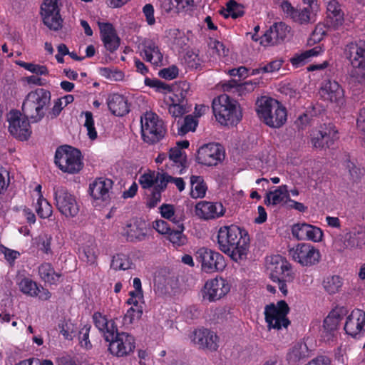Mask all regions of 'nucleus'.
<instances>
[{
    "mask_svg": "<svg viewBox=\"0 0 365 365\" xmlns=\"http://www.w3.org/2000/svg\"><path fill=\"white\" fill-rule=\"evenodd\" d=\"M249 242L247 232L237 225L223 226L218 231L219 249L236 262L247 259Z\"/></svg>",
    "mask_w": 365,
    "mask_h": 365,
    "instance_id": "1",
    "label": "nucleus"
},
{
    "mask_svg": "<svg viewBox=\"0 0 365 365\" xmlns=\"http://www.w3.org/2000/svg\"><path fill=\"white\" fill-rule=\"evenodd\" d=\"M256 112L259 119L272 128H281L287 121V110L277 100L262 96L257 101Z\"/></svg>",
    "mask_w": 365,
    "mask_h": 365,
    "instance_id": "2",
    "label": "nucleus"
},
{
    "mask_svg": "<svg viewBox=\"0 0 365 365\" xmlns=\"http://www.w3.org/2000/svg\"><path fill=\"white\" fill-rule=\"evenodd\" d=\"M212 108L216 119L222 125H236L242 120L240 103L226 94L214 98Z\"/></svg>",
    "mask_w": 365,
    "mask_h": 365,
    "instance_id": "3",
    "label": "nucleus"
},
{
    "mask_svg": "<svg viewBox=\"0 0 365 365\" xmlns=\"http://www.w3.org/2000/svg\"><path fill=\"white\" fill-rule=\"evenodd\" d=\"M50 91L38 88L28 93L22 105V113L25 118L32 120V122H39L45 115L43 108L51 101Z\"/></svg>",
    "mask_w": 365,
    "mask_h": 365,
    "instance_id": "4",
    "label": "nucleus"
},
{
    "mask_svg": "<svg viewBox=\"0 0 365 365\" xmlns=\"http://www.w3.org/2000/svg\"><path fill=\"white\" fill-rule=\"evenodd\" d=\"M105 340L109 342L108 351L117 357H124L133 352L135 348L134 337L125 332L118 331L114 322L111 323V329L105 334Z\"/></svg>",
    "mask_w": 365,
    "mask_h": 365,
    "instance_id": "5",
    "label": "nucleus"
},
{
    "mask_svg": "<svg viewBox=\"0 0 365 365\" xmlns=\"http://www.w3.org/2000/svg\"><path fill=\"white\" fill-rule=\"evenodd\" d=\"M54 161L61 171L70 174L78 173L83 166L81 151L68 145L56 149Z\"/></svg>",
    "mask_w": 365,
    "mask_h": 365,
    "instance_id": "6",
    "label": "nucleus"
},
{
    "mask_svg": "<svg viewBox=\"0 0 365 365\" xmlns=\"http://www.w3.org/2000/svg\"><path fill=\"white\" fill-rule=\"evenodd\" d=\"M141 132L145 142L155 144L164 137L165 128L163 120L155 113L147 112L141 117Z\"/></svg>",
    "mask_w": 365,
    "mask_h": 365,
    "instance_id": "7",
    "label": "nucleus"
},
{
    "mask_svg": "<svg viewBox=\"0 0 365 365\" xmlns=\"http://www.w3.org/2000/svg\"><path fill=\"white\" fill-rule=\"evenodd\" d=\"M289 307L284 300H280L277 306L273 303L265 307L264 315L269 329L273 328L280 329L282 327H287L290 324L287 315Z\"/></svg>",
    "mask_w": 365,
    "mask_h": 365,
    "instance_id": "8",
    "label": "nucleus"
},
{
    "mask_svg": "<svg viewBox=\"0 0 365 365\" xmlns=\"http://www.w3.org/2000/svg\"><path fill=\"white\" fill-rule=\"evenodd\" d=\"M196 257L201 263L202 269L207 273L222 271L227 265L221 254L205 247L200 248L196 252Z\"/></svg>",
    "mask_w": 365,
    "mask_h": 365,
    "instance_id": "9",
    "label": "nucleus"
},
{
    "mask_svg": "<svg viewBox=\"0 0 365 365\" xmlns=\"http://www.w3.org/2000/svg\"><path fill=\"white\" fill-rule=\"evenodd\" d=\"M292 259L302 266L310 267L319 263L320 252L310 244H298L295 248L289 250Z\"/></svg>",
    "mask_w": 365,
    "mask_h": 365,
    "instance_id": "10",
    "label": "nucleus"
},
{
    "mask_svg": "<svg viewBox=\"0 0 365 365\" xmlns=\"http://www.w3.org/2000/svg\"><path fill=\"white\" fill-rule=\"evenodd\" d=\"M54 196L56 206L62 215L68 217H74L78 214L79 207L76 197L66 187H56L54 190Z\"/></svg>",
    "mask_w": 365,
    "mask_h": 365,
    "instance_id": "11",
    "label": "nucleus"
},
{
    "mask_svg": "<svg viewBox=\"0 0 365 365\" xmlns=\"http://www.w3.org/2000/svg\"><path fill=\"white\" fill-rule=\"evenodd\" d=\"M43 24L51 30L58 31L62 28L63 19L60 15L58 0H44L40 12Z\"/></svg>",
    "mask_w": 365,
    "mask_h": 365,
    "instance_id": "12",
    "label": "nucleus"
},
{
    "mask_svg": "<svg viewBox=\"0 0 365 365\" xmlns=\"http://www.w3.org/2000/svg\"><path fill=\"white\" fill-rule=\"evenodd\" d=\"M225 158L222 147L217 143H208L201 146L196 155V161L206 166L217 165Z\"/></svg>",
    "mask_w": 365,
    "mask_h": 365,
    "instance_id": "13",
    "label": "nucleus"
},
{
    "mask_svg": "<svg viewBox=\"0 0 365 365\" xmlns=\"http://www.w3.org/2000/svg\"><path fill=\"white\" fill-rule=\"evenodd\" d=\"M19 110H11L8 114L10 133L19 140H26L31 134L30 123L27 118H21Z\"/></svg>",
    "mask_w": 365,
    "mask_h": 365,
    "instance_id": "14",
    "label": "nucleus"
},
{
    "mask_svg": "<svg viewBox=\"0 0 365 365\" xmlns=\"http://www.w3.org/2000/svg\"><path fill=\"white\" fill-rule=\"evenodd\" d=\"M348 310L344 307H336L333 309L324 319L323 326L320 329L321 336L324 341L332 340L336 336V330L341 320L346 316Z\"/></svg>",
    "mask_w": 365,
    "mask_h": 365,
    "instance_id": "15",
    "label": "nucleus"
},
{
    "mask_svg": "<svg viewBox=\"0 0 365 365\" xmlns=\"http://www.w3.org/2000/svg\"><path fill=\"white\" fill-rule=\"evenodd\" d=\"M337 135L338 130L333 123H324L313 133L312 143L315 148H329L338 139Z\"/></svg>",
    "mask_w": 365,
    "mask_h": 365,
    "instance_id": "16",
    "label": "nucleus"
},
{
    "mask_svg": "<svg viewBox=\"0 0 365 365\" xmlns=\"http://www.w3.org/2000/svg\"><path fill=\"white\" fill-rule=\"evenodd\" d=\"M230 289V286L227 280L223 278H215L205 283L202 297L204 299L214 302L225 296Z\"/></svg>",
    "mask_w": 365,
    "mask_h": 365,
    "instance_id": "17",
    "label": "nucleus"
},
{
    "mask_svg": "<svg viewBox=\"0 0 365 365\" xmlns=\"http://www.w3.org/2000/svg\"><path fill=\"white\" fill-rule=\"evenodd\" d=\"M289 31V27L284 23H275L261 37L260 43L264 46L280 43L284 41Z\"/></svg>",
    "mask_w": 365,
    "mask_h": 365,
    "instance_id": "18",
    "label": "nucleus"
},
{
    "mask_svg": "<svg viewBox=\"0 0 365 365\" xmlns=\"http://www.w3.org/2000/svg\"><path fill=\"white\" fill-rule=\"evenodd\" d=\"M344 329L346 334L356 337L361 331L365 330V312L355 309L346 316Z\"/></svg>",
    "mask_w": 365,
    "mask_h": 365,
    "instance_id": "19",
    "label": "nucleus"
},
{
    "mask_svg": "<svg viewBox=\"0 0 365 365\" xmlns=\"http://www.w3.org/2000/svg\"><path fill=\"white\" fill-rule=\"evenodd\" d=\"M320 93L325 100L335 103L339 107L344 103V90L335 81H325L321 88Z\"/></svg>",
    "mask_w": 365,
    "mask_h": 365,
    "instance_id": "20",
    "label": "nucleus"
},
{
    "mask_svg": "<svg viewBox=\"0 0 365 365\" xmlns=\"http://www.w3.org/2000/svg\"><path fill=\"white\" fill-rule=\"evenodd\" d=\"M101 40L106 50L113 53L118 49L120 43V38L118 37L116 31L110 23H98Z\"/></svg>",
    "mask_w": 365,
    "mask_h": 365,
    "instance_id": "21",
    "label": "nucleus"
},
{
    "mask_svg": "<svg viewBox=\"0 0 365 365\" xmlns=\"http://www.w3.org/2000/svg\"><path fill=\"white\" fill-rule=\"evenodd\" d=\"M217 336L207 329H199L193 331L192 341L199 348L209 351H216L217 344Z\"/></svg>",
    "mask_w": 365,
    "mask_h": 365,
    "instance_id": "22",
    "label": "nucleus"
},
{
    "mask_svg": "<svg viewBox=\"0 0 365 365\" xmlns=\"http://www.w3.org/2000/svg\"><path fill=\"white\" fill-rule=\"evenodd\" d=\"M346 57L353 67L365 68V41L361 40L357 43H351L345 48Z\"/></svg>",
    "mask_w": 365,
    "mask_h": 365,
    "instance_id": "23",
    "label": "nucleus"
},
{
    "mask_svg": "<svg viewBox=\"0 0 365 365\" xmlns=\"http://www.w3.org/2000/svg\"><path fill=\"white\" fill-rule=\"evenodd\" d=\"M290 264L282 256L275 255L271 257L270 262L268 266L269 270V277L273 281L279 280V279L284 277H289Z\"/></svg>",
    "mask_w": 365,
    "mask_h": 365,
    "instance_id": "24",
    "label": "nucleus"
},
{
    "mask_svg": "<svg viewBox=\"0 0 365 365\" xmlns=\"http://www.w3.org/2000/svg\"><path fill=\"white\" fill-rule=\"evenodd\" d=\"M196 215L205 219H214L222 216L225 209L220 202L201 201L195 205Z\"/></svg>",
    "mask_w": 365,
    "mask_h": 365,
    "instance_id": "25",
    "label": "nucleus"
},
{
    "mask_svg": "<svg viewBox=\"0 0 365 365\" xmlns=\"http://www.w3.org/2000/svg\"><path fill=\"white\" fill-rule=\"evenodd\" d=\"M107 103L109 110L115 116H124L130 112L128 99L123 95L113 94L109 96Z\"/></svg>",
    "mask_w": 365,
    "mask_h": 365,
    "instance_id": "26",
    "label": "nucleus"
},
{
    "mask_svg": "<svg viewBox=\"0 0 365 365\" xmlns=\"http://www.w3.org/2000/svg\"><path fill=\"white\" fill-rule=\"evenodd\" d=\"M344 22V13L336 0H331L327 4L326 25L333 29H338Z\"/></svg>",
    "mask_w": 365,
    "mask_h": 365,
    "instance_id": "27",
    "label": "nucleus"
},
{
    "mask_svg": "<svg viewBox=\"0 0 365 365\" xmlns=\"http://www.w3.org/2000/svg\"><path fill=\"white\" fill-rule=\"evenodd\" d=\"M113 181L109 179L98 178L90 185L89 192L95 200L103 201L109 198V190L112 187Z\"/></svg>",
    "mask_w": 365,
    "mask_h": 365,
    "instance_id": "28",
    "label": "nucleus"
},
{
    "mask_svg": "<svg viewBox=\"0 0 365 365\" xmlns=\"http://www.w3.org/2000/svg\"><path fill=\"white\" fill-rule=\"evenodd\" d=\"M126 239L130 242L142 241L147 237V227L143 222L136 221L127 225Z\"/></svg>",
    "mask_w": 365,
    "mask_h": 365,
    "instance_id": "29",
    "label": "nucleus"
},
{
    "mask_svg": "<svg viewBox=\"0 0 365 365\" xmlns=\"http://www.w3.org/2000/svg\"><path fill=\"white\" fill-rule=\"evenodd\" d=\"M222 87L224 91L236 93L239 96H242L247 92H251L255 88L254 83L252 81L240 83L235 79H231L223 83Z\"/></svg>",
    "mask_w": 365,
    "mask_h": 365,
    "instance_id": "30",
    "label": "nucleus"
},
{
    "mask_svg": "<svg viewBox=\"0 0 365 365\" xmlns=\"http://www.w3.org/2000/svg\"><path fill=\"white\" fill-rule=\"evenodd\" d=\"M143 45V51L145 53L147 61L151 62L156 66L162 62L163 54L154 42L152 41H145Z\"/></svg>",
    "mask_w": 365,
    "mask_h": 365,
    "instance_id": "31",
    "label": "nucleus"
},
{
    "mask_svg": "<svg viewBox=\"0 0 365 365\" xmlns=\"http://www.w3.org/2000/svg\"><path fill=\"white\" fill-rule=\"evenodd\" d=\"M173 223L175 224L177 227H175L173 226L172 227L171 230L167 235L168 239L174 245L182 246L187 242V238L182 233L184 230V226L182 224H178V221H176L175 219H173Z\"/></svg>",
    "mask_w": 365,
    "mask_h": 365,
    "instance_id": "32",
    "label": "nucleus"
},
{
    "mask_svg": "<svg viewBox=\"0 0 365 365\" xmlns=\"http://www.w3.org/2000/svg\"><path fill=\"white\" fill-rule=\"evenodd\" d=\"M192 190L190 195L192 198L203 197L207 190V185L202 176L192 175L190 177Z\"/></svg>",
    "mask_w": 365,
    "mask_h": 365,
    "instance_id": "33",
    "label": "nucleus"
},
{
    "mask_svg": "<svg viewBox=\"0 0 365 365\" xmlns=\"http://www.w3.org/2000/svg\"><path fill=\"white\" fill-rule=\"evenodd\" d=\"M38 273L43 280L51 284H56L61 277V274L55 272L51 264L49 263L42 264L38 267Z\"/></svg>",
    "mask_w": 365,
    "mask_h": 365,
    "instance_id": "34",
    "label": "nucleus"
},
{
    "mask_svg": "<svg viewBox=\"0 0 365 365\" xmlns=\"http://www.w3.org/2000/svg\"><path fill=\"white\" fill-rule=\"evenodd\" d=\"M308 356V348L305 343H297L288 354L289 363L295 364Z\"/></svg>",
    "mask_w": 365,
    "mask_h": 365,
    "instance_id": "35",
    "label": "nucleus"
},
{
    "mask_svg": "<svg viewBox=\"0 0 365 365\" xmlns=\"http://www.w3.org/2000/svg\"><path fill=\"white\" fill-rule=\"evenodd\" d=\"M323 287L329 294H335L339 292L342 286V281L339 276H328L323 280Z\"/></svg>",
    "mask_w": 365,
    "mask_h": 365,
    "instance_id": "36",
    "label": "nucleus"
},
{
    "mask_svg": "<svg viewBox=\"0 0 365 365\" xmlns=\"http://www.w3.org/2000/svg\"><path fill=\"white\" fill-rule=\"evenodd\" d=\"M226 6L227 14H225L223 10L220 11V14H222L225 18H228L230 16L233 19H237L242 16L245 14L244 6L241 4H238L235 0H230L227 3Z\"/></svg>",
    "mask_w": 365,
    "mask_h": 365,
    "instance_id": "37",
    "label": "nucleus"
},
{
    "mask_svg": "<svg viewBox=\"0 0 365 365\" xmlns=\"http://www.w3.org/2000/svg\"><path fill=\"white\" fill-rule=\"evenodd\" d=\"M200 0H165L163 6L167 12H169L173 7H175L179 11L187 6H194Z\"/></svg>",
    "mask_w": 365,
    "mask_h": 365,
    "instance_id": "38",
    "label": "nucleus"
},
{
    "mask_svg": "<svg viewBox=\"0 0 365 365\" xmlns=\"http://www.w3.org/2000/svg\"><path fill=\"white\" fill-rule=\"evenodd\" d=\"M190 89V85L186 81H182L180 83V86L176 90L175 93L173 94L172 96L170 97V101L173 103H177L179 105H185L184 103L187 92Z\"/></svg>",
    "mask_w": 365,
    "mask_h": 365,
    "instance_id": "39",
    "label": "nucleus"
},
{
    "mask_svg": "<svg viewBox=\"0 0 365 365\" xmlns=\"http://www.w3.org/2000/svg\"><path fill=\"white\" fill-rule=\"evenodd\" d=\"M36 205V212L39 217L46 219L48 218L52 215L53 210L51 205L41 195H40Z\"/></svg>",
    "mask_w": 365,
    "mask_h": 365,
    "instance_id": "40",
    "label": "nucleus"
},
{
    "mask_svg": "<svg viewBox=\"0 0 365 365\" xmlns=\"http://www.w3.org/2000/svg\"><path fill=\"white\" fill-rule=\"evenodd\" d=\"M132 264L126 255L118 254L113 257L110 267L115 270H126L130 269Z\"/></svg>",
    "mask_w": 365,
    "mask_h": 365,
    "instance_id": "41",
    "label": "nucleus"
},
{
    "mask_svg": "<svg viewBox=\"0 0 365 365\" xmlns=\"http://www.w3.org/2000/svg\"><path fill=\"white\" fill-rule=\"evenodd\" d=\"M269 195L272 196V205L281 203L285 198L287 200H289V198L287 185L279 186L275 190L269 191Z\"/></svg>",
    "mask_w": 365,
    "mask_h": 365,
    "instance_id": "42",
    "label": "nucleus"
},
{
    "mask_svg": "<svg viewBox=\"0 0 365 365\" xmlns=\"http://www.w3.org/2000/svg\"><path fill=\"white\" fill-rule=\"evenodd\" d=\"M19 288L22 292L32 297L37 296L40 292L36 283L29 278H24L21 281Z\"/></svg>",
    "mask_w": 365,
    "mask_h": 365,
    "instance_id": "43",
    "label": "nucleus"
},
{
    "mask_svg": "<svg viewBox=\"0 0 365 365\" xmlns=\"http://www.w3.org/2000/svg\"><path fill=\"white\" fill-rule=\"evenodd\" d=\"M342 244L343 245H340V248L338 250L340 252H342L344 249L352 250L355 248H361V245L359 244V237L355 233H346Z\"/></svg>",
    "mask_w": 365,
    "mask_h": 365,
    "instance_id": "44",
    "label": "nucleus"
},
{
    "mask_svg": "<svg viewBox=\"0 0 365 365\" xmlns=\"http://www.w3.org/2000/svg\"><path fill=\"white\" fill-rule=\"evenodd\" d=\"M197 125V120L191 115L185 116L183 123L178 128V135H184L189 131H194Z\"/></svg>",
    "mask_w": 365,
    "mask_h": 365,
    "instance_id": "45",
    "label": "nucleus"
},
{
    "mask_svg": "<svg viewBox=\"0 0 365 365\" xmlns=\"http://www.w3.org/2000/svg\"><path fill=\"white\" fill-rule=\"evenodd\" d=\"M16 64L37 75H46L48 73V68L45 66L26 63L21 61H16Z\"/></svg>",
    "mask_w": 365,
    "mask_h": 365,
    "instance_id": "46",
    "label": "nucleus"
},
{
    "mask_svg": "<svg viewBox=\"0 0 365 365\" xmlns=\"http://www.w3.org/2000/svg\"><path fill=\"white\" fill-rule=\"evenodd\" d=\"M93 318L96 327L100 331H103L104 334H108V331H110L111 325L109 326V322H108L107 319L103 317L101 313L96 312L93 314ZM112 322H111L110 324Z\"/></svg>",
    "mask_w": 365,
    "mask_h": 365,
    "instance_id": "47",
    "label": "nucleus"
},
{
    "mask_svg": "<svg viewBox=\"0 0 365 365\" xmlns=\"http://www.w3.org/2000/svg\"><path fill=\"white\" fill-rule=\"evenodd\" d=\"M292 19L299 24L309 23L311 20L309 9L304 8L302 10L297 9L294 13Z\"/></svg>",
    "mask_w": 365,
    "mask_h": 365,
    "instance_id": "48",
    "label": "nucleus"
},
{
    "mask_svg": "<svg viewBox=\"0 0 365 365\" xmlns=\"http://www.w3.org/2000/svg\"><path fill=\"white\" fill-rule=\"evenodd\" d=\"M309 230V225L303 223V224H296L292 227V235L297 240H302L307 239V232Z\"/></svg>",
    "mask_w": 365,
    "mask_h": 365,
    "instance_id": "49",
    "label": "nucleus"
},
{
    "mask_svg": "<svg viewBox=\"0 0 365 365\" xmlns=\"http://www.w3.org/2000/svg\"><path fill=\"white\" fill-rule=\"evenodd\" d=\"M171 180H173V177L169 175L168 173H158L155 176V183L159 182L160 184L155 186L154 187L159 190L163 191L166 188L167 184L171 182Z\"/></svg>",
    "mask_w": 365,
    "mask_h": 365,
    "instance_id": "50",
    "label": "nucleus"
},
{
    "mask_svg": "<svg viewBox=\"0 0 365 365\" xmlns=\"http://www.w3.org/2000/svg\"><path fill=\"white\" fill-rule=\"evenodd\" d=\"M159 76L166 80L175 78L178 75V68L175 66H171L159 71Z\"/></svg>",
    "mask_w": 365,
    "mask_h": 365,
    "instance_id": "51",
    "label": "nucleus"
},
{
    "mask_svg": "<svg viewBox=\"0 0 365 365\" xmlns=\"http://www.w3.org/2000/svg\"><path fill=\"white\" fill-rule=\"evenodd\" d=\"M182 155V152L179 149V148H172L169 151V158L175 163H180L182 167H185L186 163V156L181 159Z\"/></svg>",
    "mask_w": 365,
    "mask_h": 365,
    "instance_id": "52",
    "label": "nucleus"
},
{
    "mask_svg": "<svg viewBox=\"0 0 365 365\" xmlns=\"http://www.w3.org/2000/svg\"><path fill=\"white\" fill-rule=\"evenodd\" d=\"M139 182L144 189H148L155 183V173H145L140 176Z\"/></svg>",
    "mask_w": 365,
    "mask_h": 365,
    "instance_id": "53",
    "label": "nucleus"
},
{
    "mask_svg": "<svg viewBox=\"0 0 365 365\" xmlns=\"http://www.w3.org/2000/svg\"><path fill=\"white\" fill-rule=\"evenodd\" d=\"M168 111L170 114L175 118H180L187 112L185 108V105H179L173 103H172V104L169 106Z\"/></svg>",
    "mask_w": 365,
    "mask_h": 365,
    "instance_id": "54",
    "label": "nucleus"
},
{
    "mask_svg": "<svg viewBox=\"0 0 365 365\" xmlns=\"http://www.w3.org/2000/svg\"><path fill=\"white\" fill-rule=\"evenodd\" d=\"M172 227L166 221L163 220H156L153 222V228L162 235H168Z\"/></svg>",
    "mask_w": 365,
    "mask_h": 365,
    "instance_id": "55",
    "label": "nucleus"
},
{
    "mask_svg": "<svg viewBox=\"0 0 365 365\" xmlns=\"http://www.w3.org/2000/svg\"><path fill=\"white\" fill-rule=\"evenodd\" d=\"M90 328L91 327L84 326L79 331V339L81 346L86 349H91L92 346L91 342L88 341Z\"/></svg>",
    "mask_w": 365,
    "mask_h": 365,
    "instance_id": "56",
    "label": "nucleus"
},
{
    "mask_svg": "<svg viewBox=\"0 0 365 365\" xmlns=\"http://www.w3.org/2000/svg\"><path fill=\"white\" fill-rule=\"evenodd\" d=\"M307 233V240H310L314 242H319L321 241L322 239V231L317 227L309 225V230Z\"/></svg>",
    "mask_w": 365,
    "mask_h": 365,
    "instance_id": "57",
    "label": "nucleus"
},
{
    "mask_svg": "<svg viewBox=\"0 0 365 365\" xmlns=\"http://www.w3.org/2000/svg\"><path fill=\"white\" fill-rule=\"evenodd\" d=\"M144 15L146 17V21L149 25H153L155 22L154 17V9L152 4H147L143 9Z\"/></svg>",
    "mask_w": 365,
    "mask_h": 365,
    "instance_id": "58",
    "label": "nucleus"
},
{
    "mask_svg": "<svg viewBox=\"0 0 365 365\" xmlns=\"http://www.w3.org/2000/svg\"><path fill=\"white\" fill-rule=\"evenodd\" d=\"M161 192V190H159L157 188L153 187L151 196L147 204L150 208L155 207L157 205V204L160 201Z\"/></svg>",
    "mask_w": 365,
    "mask_h": 365,
    "instance_id": "59",
    "label": "nucleus"
},
{
    "mask_svg": "<svg viewBox=\"0 0 365 365\" xmlns=\"http://www.w3.org/2000/svg\"><path fill=\"white\" fill-rule=\"evenodd\" d=\"M161 215L165 219H171L175 214L174 207L170 204H163L160 207Z\"/></svg>",
    "mask_w": 365,
    "mask_h": 365,
    "instance_id": "60",
    "label": "nucleus"
},
{
    "mask_svg": "<svg viewBox=\"0 0 365 365\" xmlns=\"http://www.w3.org/2000/svg\"><path fill=\"white\" fill-rule=\"evenodd\" d=\"M61 98H58L55 102L51 110L49 111L48 115L51 118H56L63 110Z\"/></svg>",
    "mask_w": 365,
    "mask_h": 365,
    "instance_id": "61",
    "label": "nucleus"
},
{
    "mask_svg": "<svg viewBox=\"0 0 365 365\" xmlns=\"http://www.w3.org/2000/svg\"><path fill=\"white\" fill-rule=\"evenodd\" d=\"M213 49H215L218 56H226L228 55L229 49L220 41L215 40Z\"/></svg>",
    "mask_w": 365,
    "mask_h": 365,
    "instance_id": "62",
    "label": "nucleus"
},
{
    "mask_svg": "<svg viewBox=\"0 0 365 365\" xmlns=\"http://www.w3.org/2000/svg\"><path fill=\"white\" fill-rule=\"evenodd\" d=\"M281 8L283 10L284 13L286 14L291 19L294 15V13L296 11L297 9H295L289 1H283L281 4Z\"/></svg>",
    "mask_w": 365,
    "mask_h": 365,
    "instance_id": "63",
    "label": "nucleus"
},
{
    "mask_svg": "<svg viewBox=\"0 0 365 365\" xmlns=\"http://www.w3.org/2000/svg\"><path fill=\"white\" fill-rule=\"evenodd\" d=\"M349 175L351 176V180L355 182L361 179L363 175V172L360 168H358L353 165L352 167L349 168Z\"/></svg>",
    "mask_w": 365,
    "mask_h": 365,
    "instance_id": "64",
    "label": "nucleus"
}]
</instances>
